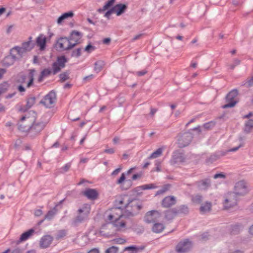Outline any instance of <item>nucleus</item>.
Masks as SVG:
<instances>
[{"label": "nucleus", "instance_id": "obj_1", "mask_svg": "<svg viewBox=\"0 0 253 253\" xmlns=\"http://www.w3.org/2000/svg\"><path fill=\"white\" fill-rule=\"evenodd\" d=\"M35 114L32 112V116L30 113H26L22 116L18 123V129L21 131L29 130L31 135L39 134L45 127L46 123L42 122H34Z\"/></svg>", "mask_w": 253, "mask_h": 253}, {"label": "nucleus", "instance_id": "obj_2", "mask_svg": "<svg viewBox=\"0 0 253 253\" xmlns=\"http://www.w3.org/2000/svg\"><path fill=\"white\" fill-rule=\"evenodd\" d=\"M127 8V4L120 3L113 7H110L102 13L104 14V17L109 20L111 18V16L113 13H115L117 16H119L126 12Z\"/></svg>", "mask_w": 253, "mask_h": 253}, {"label": "nucleus", "instance_id": "obj_3", "mask_svg": "<svg viewBox=\"0 0 253 253\" xmlns=\"http://www.w3.org/2000/svg\"><path fill=\"white\" fill-rule=\"evenodd\" d=\"M142 208L141 202L136 199H129V204L125 210L128 213L133 214L138 212Z\"/></svg>", "mask_w": 253, "mask_h": 253}, {"label": "nucleus", "instance_id": "obj_4", "mask_svg": "<svg viewBox=\"0 0 253 253\" xmlns=\"http://www.w3.org/2000/svg\"><path fill=\"white\" fill-rule=\"evenodd\" d=\"M137 175H122L118 180V183L121 187L124 189H127L132 184V181L137 178Z\"/></svg>", "mask_w": 253, "mask_h": 253}, {"label": "nucleus", "instance_id": "obj_5", "mask_svg": "<svg viewBox=\"0 0 253 253\" xmlns=\"http://www.w3.org/2000/svg\"><path fill=\"white\" fill-rule=\"evenodd\" d=\"M238 95V91L236 89L232 90L227 95L226 100L227 103L223 106V108H232L235 106L238 102L237 97Z\"/></svg>", "mask_w": 253, "mask_h": 253}, {"label": "nucleus", "instance_id": "obj_6", "mask_svg": "<svg viewBox=\"0 0 253 253\" xmlns=\"http://www.w3.org/2000/svg\"><path fill=\"white\" fill-rule=\"evenodd\" d=\"M56 94L53 91H50L41 101L40 103L47 108L53 107L56 102Z\"/></svg>", "mask_w": 253, "mask_h": 253}, {"label": "nucleus", "instance_id": "obj_7", "mask_svg": "<svg viewBox=\"0 0 253 253\" xmlns=\"http://www.w3.org/2000/svg\"><path fill=\"white\" fill-rule=\"evenodd\" d=\"M162 217L161 213L157 210H152L147 212L144 216V220L148 223H155Z\"/></svg>", "mask_w": 253, "mask_h": 253}, {"label": "nucleus", "instance_id": "obj_8", "mask_svg": "<svg viewBox=\"0 0 253 253\" xmlns=\"http://www.w3.org/2000/svg\"><path fill=\"white\" fill-rule=\"evenodd\" d=\"M249 191V188L247 183L243 181H240L237 182L234 188V195L242 196L247 194Z\"/></svg>", "mask_w": 253, "mask_h": 253}, {"label": "nucleus", "instance_id": "obj_9", "mask_svg": "<svg viewBox=\"0 0 253 253\" xmlns=\"http://www.w3.org/2000/svg\"><path fill=\"white\" fill-rule=\"evenodd\" d=\"M56 46L61 50H68L73 48L70 40L67 37L59 38L56 42Z\"/></svg>", "mask_w": 253, "mask_h": 253}, {"label": "nucleus", "instance_id": "obj_10", "mask_svg": "<svg viewBox=\"0 0 253 253\" xmlns=\"http://www.w3.org/2000/svg\"><path fill=\"white\" fill-rule=\"evenodd\" d=\"M192 139V134L186 132L178 136L177 143L180 147H184L188 145Z\"/></svg>", "mask_w": 253, "mask_h": 253}, {"label": "nucleus", "instance_id": "obj_11", "mask_svg": "<svg viewBox=\"0 0 253 253\" xmlns=\"http://www.w3.org/2000/svg\"><path fill=\"white\" fill-rule=\"evenodd\" d=\"M237 204V199L232 193L227 194L226 199L223 203V208L225 210H229L234 207Z\"/></svg>", "mask_w": 253, "mask_h": 253}, {"label": "nucleus", "instance_id": "obj_12", "mask_svg": "<svg viewBox=\"0 0 253 253\" xmlns=\"http://www.w3.org/2000/svg\"><path fill=\"white\" fill-rule=\"evenodd\" d=\"M82 37L83 34L80 32L77 31H73L71 33L68 39L70 40V42L71 43L73 48L77 44L81 43Z\"/></svg>", "mask_w": 253, "mask_h": 253}, {"label": "nucleus", "instance_id": "obj_13", "mask_svg": "<svg viewBox=\"0 0 253 253\" xmlns=\"http://www.w3.org/2000/svg\"><path fill=\"white\" fill-rule=\"evenodd\" d=\"M66 59L64 56L58 57L56 62L53 64V72L54 74L59 72L61 69L64 67Z\"/></svg>", "mask_w": 253, "mask_h": 253}, {"label": "nucleus", "instance_id": "obj_14", "mask_svg": "<svg viewBox=\"0 0 253 253\" xmlns=\"http://www.w3.org/2000/svg\"><path fill=\"white\" fill-rule=\"evenodd\" d=\"M129 196L126 195L120 197L116 201L117 208L125 210L127 205L129 204Z\"/></svg>", "mask_w": 253, "mask_h": 253}, {"label": "nucleus", "instance_id": "obj_15", "mask_svg": "<svg viewBox=\"0 0 253 253\" xmlns=\"http://www.w3.org/2000/svg\"><path fill=\"white\" fill-rule=\"evenodd\" d=\"M46 37L43 34H40L36 39V43L40 51H43L46 46Z\"/></svg>", "mask_w": 253, "mask_h": 253}, {"label": "nucleus", "instance_id": "obj_16", "mask_svg": "<svg viewBox=\"0 0 253 253\" xmlns=\"http://www.w3.org/2000/svg\"><path fill=\"white\" fill-rule=\"evenodd\" d=\"M24 53L21 47L17 45L13 47L9 50V54L13 56L16 60L21 58Z\"/></svg>", "mask_w": 253, "mask_h": 253}, {"label": "nucleus", "instance_id": "obj_17", "mask_svg": "<svg viewBox=\"0 0 253 253\" xmlns=\"http://www.w3.org/2000/svg\"><path fill=\"white\" fill-rule=\"evenodd\" d=\"M191 248V244L188 241L180 242L176 247V251L179 253H183L189 251Z\"/></svg>", "mask_w": 253, "mask_h": 253}, {"label": "nucleus", "instance_id": "obj_18", "mask_svg": "<svg viewBox=\"0 0 253 253\" xmlns=\"http://www.w3.org/2000/svg\"><path fill=\"white\" fill-rule=\"evenodd\" d=\"M79 211V215L76 219L75 222H78L83 220L88 214L90 208L88 206L86 205L82 209H80Z\"/></svg>", "mask_w": 253, "mask_h": 253}, {"label": "nucleus", "instance_id": "obj_19", "mask_svg": "<svg viewBox=\"0 0 253 253\" xmlns=\"http://www.w3.org/2000/svg\"><path fill=\"white\" fill-rule=\"evenodd\" d=\"M121 217H123L122 211L120 208H115L113 209L111 213L108 216V220L111 222Z\"/></svg>", "mask_w": 253, "mask_h": 253}, {"label": "nucleus", "instance_id": "obj_20", "mask_svg": "<svg viewBox=\"0 0 253 253\" xmlns=\"http://www.w3.org/2000/svg\"><path fill=\"white\" fill-rule=\"evenodd\" d=\"M52 241V237L49 235L43 236L40 241V247L42 249L48 247L51 245Z\"/></svg>", "mask_w": 253, "mask_h": 253}, {"label": "nucleus", "instance_id": "obj_21", "mask_svg": "<svg viewBox=\"0 0 253 253\" xmlns=\"http://www.w3.org/2000/svg\"><path fill=\"white\" fill-rule=\"evenodd\" d=\"M20 47L24 53L31 50L34 47V44L33 43L32 37H29L28 41L23 42L22 43V46Z\"/></svg>", "mask_w": 253, "mask_h": 253}, {"label": "nucleus", "instance_id": "obj_22", "mask_svg": "<svg viewBox=\"0 0 253 253\" xmlns=\"http://www.w3.org/2000/svg\"><path fill=\"white\" fill-rule=\"evenodd\" d=\"M112 222L117 230L122 231L126 229V222L123 217L116 219Z\"/></svg>", "mask_w": 253, "mask_h": 253}, {"label": "nucleus", "instance_id": "obj_23", "mask_svg": "<svg viewBox=\"0 0 253 253\" xmlns=\"http://www.w3.org/2000/svg\"><path fill=\"white\" fill-rule=\"evenodd\" d=\"M184 157L183 154L179 152H175L173 153L172 159L170 161L171 165L184 162Z\"/></svg>", "mask_w": 253, "mask_h": 253}, {"label": "nucleus", "instance_id": "obj_24", "mask_svg": "<svg viewBox=\"0 0 253 253\" xmlns=\"http://www.w3.org/2000/svg\"><path fill=\"white\" fill-rule=\"evenodd\" d=\"M74 16V13L73 11H69L65 12L61 15L57 20V23L61 25L66 20L72 18Z\"/></svg>", "mask_w": 253, "mask_h": 253}, {"label": "nucleus", "instance_id": "obj_25", "mask_svg": "<svg viewBox=\"0 0 253 253\" xmlns=\"http://www.w3.org/2000/svg\"><path fill=\"white\" fill-rule=\"evenodd\" d=\"M35 72L34 70H31L29 74L24 76L22 79V83H26L28 87H29L33 84Z\"/></svg>", "mask_w": 253, "mask_h": 253}, {"label": "nucleus", "instance_id": "obj_26", "mask_svg": "<svg viewBox=\"0 0 253 253\" xmlns=\"http://www.w3.org/2000/svg\"><path fill=\"white\" fill-rule=\"evenodd\" d=\"M16 61V59L13 58V56L9 54L3 58L1 61V64L3 67H8L13 65Z\"/></svg>", "mask_w": 253, "mask_h": 253}, {"label": "nucleus", "instance_id": "obj_27", "mask_svg": "<svg viewBox=\"0 0 253 253\" xmlns=\"http://www.w3.org/2000/svg\"><path fill=\"white\" fill-rule=\"evenodd\" d=\"M35 233V230L33 229H29V230L23 233L20 236L18 241V243H21L28 240Z\"/></svg>", "mask_w": 253, "mask_h": 253}, {"label": "nucleus", "instance_id": "obj_28", "mask_svg": "<svg viewBox=\"0 0 253 253\" xmlns=\"http://www.w3.org/2000/svg\"><path fill=\"white\" fill-rule=\"evenodd\" d=\"M84 194L88 199L91 200H94L97 198L98 196V193L97 191L93 189H88L84 192Z\"/></svg>", "mask_w": 253, "mask_h": 253}, {"label": "nucleus", "instance_id": "obj_29", "mask_svg": "<svg viewBox=\"0 0 253 253\" xmlns=\"http://www.w3.org/2000/svg\"><path fill=\"white\" fill-rule=\"evenodd\" d=\"M175 203V198L173 196H168L162 201L163 207L168 208L174 205Z\"/></svg>", "mask_w": 253, "mask_h": 253}, {"label": "nucleus", "instance_id": "obj_30", "mask_svg": "<svg viewBox=\"0 0 253 253\" xmlns=\"http://www.w3.org/2000/svg\"><path fill=\"white\" fill-rule=\"evenodd\" d=\"M245 136L242 135H239L237 139V141L239 142V145L237 147L230 149V151H236L238 150L239 148L243 147L245 145Z\"/></svg>", "mask_w": 253, "mask_h": 253}, {"label": "nucleus", "instance_id": "obj_31", "mask_svg": "<svg viewBox=\"0 0 253 253\" xmlns=\"http://www.w3.org/2000/svg\"><path fill=\"white\" fill-rule=\"evenodd\" d=\"M151 188L152 187L148 185H144L141 186H138L134 189L133 191L134 195L136 196L140 195L142 194L143 190L151 189Z\"/></svg>", "mask_w": 253, "mask_h": 253}, {"label": "nucleus", "instance_id": "obj_32", "mask_svg": "<svg viewBox=\"0 0 253 253\" xmlns=\"http://www.w3.org/2000/svg\"><path fill=\"white\" fill-rule=\"evenodd\" d=\"M211 209V204L209 202H206L202 204L200 208V211L201 213H205L210 212Z\"/></svg>", "mask_w": 253, "mask_h": 253}, {"label": "nucleus", "instance_id": "obj_33", "mask_svg": "<svg viewBox=\"0 0 253 253\" xmlns=\"http://www.w3.org/2000/svg\"><path fill=\"white\" fill-rule=\"evenodd\" d=\"M230 149H228V150H226L221 151L219 152L218 156H217V155H211L210 157V158H209V159L208 160V162H212L213 161H214L216 160L220 157H222V156H225L228 153L233 152L232 151H230Z\"/></svg>", "mask_w": 253, "mask_h": 253}, {"label": "nucleus", "instance_id": "obj_34", "mask_svg": "<svg viewBox=\"0 0 253 253\" xmlns=\"http://www.w3.org/2000/svg\"><path fill=\"white\" fill-rule=\"evenodd\" d=\"M116 0H109L106 1L104 5L100 8L97 9V11L98 13H100L104 12L106 9L111 6H112Z\"/></svg>", "mask_w": 253, "mask_h": 253}, {"label": "nucleus", "instance_id": "obj_35", "mask_svg": "<svg viewBox=\"0 0 253 253\" xmlns=\"http://www.w3.org/2000/svg\"><path fill=\"white\" fill-rule=\"evenodd\" d=\"M164 148V147H162L157 149L150 155L149 159H155L161 156L162 155Z\"/></svg>", "mask_w": 253, "mask_h": 253}, {"label": "nucleus", "instance_id": "obj_36", "mask_svg": "<svg viewBox=\"0 0 253 253\" xmlns=\"http://www.w3.org/2000/svg\"><path fill=\"white\" fill-rule=\"evenodd\" d=\"M253 129V120L251 119L245 123L244 131L249 133Z\"/></svg>", "mask_w": 253, "mask_h": 253}, {"label": "nucleus", "instance_id": "obj_37", "mask_svg": "<svg viewBox=\"0 0 253 253\" xmlns=\"http://www.w3.org/2000/svg\"><path fill=\"white\" fill-rule=\"evenodd\" d=\"M164 225L162 223H155L154 224L152 230L154 232L160 233L164 230Z\"/></svg>", "mask_w": 253, "mask_h": 253}, {"label": "nucleus", "instance_id": "obj_38", "mask_svg": "<svg viewBox=\"0 0 253 253\" xmlns=\"http://www.w3.org/2000/svg\"><path fill=\"white\" fill-rule=\"evenodd\" d=\"M9 85L7 82H3L0 84V95L5 92L8 89Z\"/></svg>", "mask_w": 253, "mask_h": 253}, {"label": "nucleus", "instance_id": "obj_39", "mask_svg": "<svg viewBox=\"0 0 253 253\" xmlns=\"http://www.w3.org/2000/svg\"><path fill=\"white\" fill-rule=\"evenodd\" d=\"M51 73V71L50 70L48 69H44L42 72L41 76L39 78V81H42V79L45 77L48 76Z\"/></svg>", "mask_w": 253, "mask_h": 253}, {"label": "nucleus", "instance_id": "obj_40", "mask_svg": "<svg viewBox=\"0 0 253 253\" xmlns=\"http://www.w3.org/2000/svg\"><path fill=\"white\" fill-rule=\"evenodd\" d=\"M35 103V97H30L28 99L27 103H26V107L27 109H29L31 108Z\"/></svg>", "mask_w": 253, "mask_h": 253}, {"label": "nucleus", "instance_id": "obj_41", "mask_svg": "<svg viewBox=\"0 0 253 253\" xmlns=\"http://www.w3.org/2000/svg\"><path fill=\"white\" fill-rule=\"evenodd\" d=\"M104 65V63L102 61H98L95 63L94 69L97 72L101 70Z\"/></svg>", "mask_w": 253, "mask_h": 253}, {"label": "nucleus", "instance_id": "obj_42", "mask_svg": "<svg viewBox=\"0 0 253 253\" xmlns=\"http://www.w3.org/2000/svg\"><path fill=\"white\" fill-rule=\"evenodd\" d=\"M95 49V47L90 43L87 44L84 48V51L87 53H90Z\"/></svg>", "mask_w": 253, "mask_h": 253}, {"label": "nucleus", "instance_id": "obj_43", "mask_svg": "<svg viewBox=\"0 0 253 253\" xmlns=\"http://www.w3.org/2000/svg\"><path fill=\"white\" fill-rule=\"evenodd\" d=\"M81 55V48H79L74 50L72 53V56L79 57Z\"/></svg>", "mask_w": 253, "mask_h": 253}, {"label": "nucleus", "instance_id": "obj_44", "mask_svg": "<svg viewBox=\"0 0 253 253\" xmlns=\"http://www.w3.org/2000/svg\"><path fill=\"white\" fill-rule=\"evenodd\" d=\"M118 249L116 247H112L106 251V253H117Z\"/></svg>", "mask_w": 253, "mask_h": 253}, {"label": "nucleus", "instance_id": "obj_45", "mask_svg": "<svg viewBox=\"0 0 253 253\" xmlns=\"http://www.w3.org/2000/svg\"><path fill=\"white\" fill-rule=\"evenodd\" d=\"M202 200V197L199 195H196L192 198L193 203L198 204Z\"/></svg>", "mask_w": 253, "mask_h": 253}, {"label": "nucleus", "instance_id": "obj_46", "mask_svg": "<svg viewBox=\"0 0 253 253\" xmlns=\"http://www.w3.org/2000/svg\"><path fill=\"white\" fill-rule=\"evenodd\" d=\"M156 165V166L155 170V172H164L162 170V166L161 165L160 162L157 163Z\"/></svg>", "mask_w": 253, "mask_h": 253}, {"label": "nucleus", "instance_id": "obj_47", "mask_svg": "<svg viewBox=\"0 0 253 253\" xmlns=\"http://www.w3.org/2000/svg\"><path fill=\"white\" fill-rule=\"evenodd\" d=\"M66 236V232L64 230L60 231L56 236L57 239H61L64 237Z\"/></svg>", "mask_w": 253, "mask_h": 253}, {"label": "nucleus", "instance_id": "obj_48", "mask_svg": "<svg viewBox=\"0 0 253 253\" xmlns=\"http://www.w3.org/2000/svg\"><path fill=\"white\" fill-rule=\"evenodd\" d=\"M60 80L62 82L68 80L69 79L68 74L67 73H63L60 75Z\"/></svg>", "mask_w": 253, "mask_h": 253}, {"label": "nucleus", "instance_id": "obj_49", "mask_svg": "<svg viewBox=\"0 0 253 253\" xmlns=\"http://www.w3.org/2000/svg\"><path fill=\"white\" fill-rule=\"evenodd\" d=\"M55 213L53 211H50L48 212V213L46 214L45 216L46 219H51L54 215H55Z\"/></svg>", "mask_w": 253, "mask_h": 253}, {"label": "nucleus", "instance_id": "obj_50", "mask_svg": "<svg viewBox=\"0 0 253 253\" xmlns=\"http://www.w3.org/2000/svg\"><path fill=\"white\" fill-rule=\"evenodd\" d=\"M104 152L108 154H113L115 152V150L113 148H107L104 150Z\"/></svg>", "mask_w": 253, "mask_h": 253}, {"label": "nucleus", "instance_id": "obj_51", "mask_svg": "<svg viewBox=\"0 0 253 253\" xmlns=\"http://www.w3.org/2000/svg\"><path fill=\"white\" fill-rule=\"evenodd\" d=\"M213 126H214V124L212 123V122H211V123L205 124L204 126L206 128L209 129L211 127Z\"/></svg>", "mask_w": 253, "mask_h": 253}, {"label": "nucleus", "instance_id": "obj_52", "mask_svg": "<svg viewBox=\"0 0 253 253\" xmlns=\"http://www.w3.org/2000/svg\"><path fill=\"white\" fill-rule=\"evenodd\" d=\"M122 169V166H120L119 168H118L117 169H115L113 171L112 174H117L118 173H119V172H121Z\"/></svg>", "mask_w": 253, "mask_h": 253}, {"label": "nucleus", "instance_id": "obj_53", "mask_svg": "<svg viewBox=\"0 0 253 253\" xmlns=\"http://www.w3.org/2000/svg\"><path fill=\"white\" fill-rule=\"evenodd\" d=\"M6 73V70L4 69H0V80L3 77V75Z\"/></svg>", "mask_w": 253, "mask_h": 253}, {"label": "nucleus", "instance_id": "obj_54", "mask_svg": "<svg viewBox=\"0 0 253 253\" xmlns=\"http://www.w3.org/2000/svg\"><path fill=\"white\" fill-rule=\"evenodd\" d=\"M111 42V39L107 38L103 40L102 42L104 44H108Z\"/></svg>", "mask_w": 253, "mask_h": 253}, {"label": "nucleus", "instance_id": "obj_55", "mask_svg": "<svg viewBox=\"0 0 253 253\" xmlns=\"http://www.w3.org/2000/svg\"><path fill=\"white\" fill-rule=\"evenodd\" d=\"M147 72L146 70H143L142 71H139V72H136V75L139 76H142L145 75L147 73Z\"/></svg>", "mask_w": 253, "mask_h": 253}, {"label": "nucleus", "instance_id": "obj_56", "mask_svg": "<svg viewBox=\"0 0 253 253\" xmlns=\"http://www.w3.org/2000/svg\"><path fill=\"white\" fill-rule=\"evenodd\" d=\"M247 84L249 86H252L253 85V76L247 81Z\"/></svg>", "mask_w": 253, "mask_h": 253}, {"label": "nucleus", "instance_id": "obj_57", "mask_svg": "<svg viewBox=\"0 0 253 253\" xmlns=\"http://www.w3.org/2000/svg\"><path fill=\"white\" fill-rule=\"evenodd\" d=\"M88 253H99V251L98 249L95 248L90 250Z\"/></svg>", "mask_w": 253, "mask_h": 253}, {"label": "nucleus", "instance_id": "obj_58", "mask_svg": "<svg viewBox=\"0 0 253 253\" xmlns=\"http://www.w3.org/2000/svg\"><path fill=\"white\" fill-rule=\"evenodd\" d=\"M136 169H137L136 167H134L130 168V169H129L127 170L126 174H130L131 173L133 172L134 170Z\"/></svg>", "mask_w": 253, "mask_h": 253}, {"label": "nucleus", "instance_id": "obj_59", "mask_svg": "<svg viewBox=\"0 0 253 253\" xmlns=\"http://www.w3.org/2000/svg\"><path fill=\"white\" fill-rule=\"evenodd\" d=\"M157 111V110L156 109L152 108L151 109L150 114L152 116H153L156 112Z\"/></svg>", "mask_w": 253, "mask_h": 253}, {"label": "nucleus", "instance_id": "obj_60", "mask_svg": "<svg viewBox=\"0 0 253 253\" xmlns=\"http://www.w3.org/2000/svg\"><path fill=\"white\" fill-rule=\"evenodd\" d=\"M181 112L179 110H176V111H175L173 114H174V115L175 117H178L179 116Z\"/></svg>", "mask_w": 253, "mask_h": 253}, {"label": "nucleus", "instance_id": "obj_61", "mask_svg": "<svg viewBox=\"0 0 253 253\" xmlns=\"http://www.w3.org/2000/svg\"><path fill=\"white\" fill-rule=\"evenodd\" d=\"M18 89L20 92H24L25 91L24 87L22 85H19L18 87Z\"/></svg>", "mask_w": 253, "mask_h": 253}, {"label": "nucleus", "instance_id": "obj_62", "mask_svg": "<svg viewBox=\"0 0 253 253\" xmlns=\"http://www.w3.org/2000/svg\"><path fill=\"white\" fill-rule=\"evenodd\" d=\"M72 85L69 83H67L64 86V88H70L71 87Z\"/></svg>", "mask_w": 253, "mask_h": 253}, {"label": "nucleus", "instance_id": "obj_63", "mask_svg": "<svg viewBox=\"0 0 253 253\" xmlns=\"http://www.w3.org/2000/svg\"><path fill=\"white\" fill-rule=\"evenodd\" d=\"M26 253H36V251L34 249H31L27 251Z\"/></svg>", "mask_w": 253, "mask_h": 253}, {"label": "nucleus", "instance_id": "obj_64", "mask_svg": "<svg viewBox=\"0 0 253 253\" xmlns=\"http://www.w3.org/2000/svg\"><path fill=\"white\" fill-rule=\"evenodd\" d=\"M249 232L251 234L253 235V225L250 228Z\"/></svg>", "mask_w": 253, "mask_h": 253}]
</instances>
